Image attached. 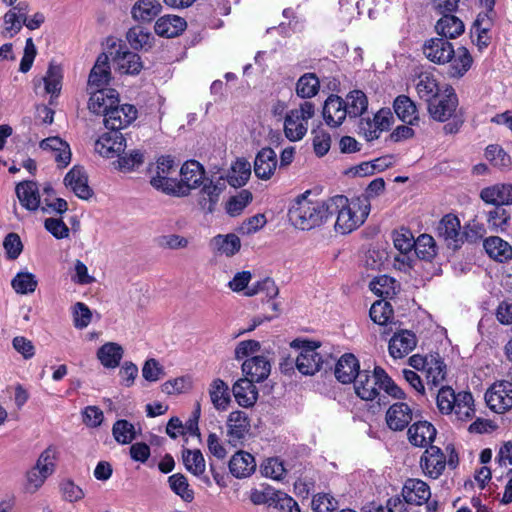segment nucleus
I'll use <instances>...</instances> for the list:
<instances>
[{
	"mask_svg": "<svg viewBox=\"0 0 512 512\" xmlns=\"http://www.w3.org/2000/svg\"><path fill=\"white\" fill-rule=\"evenodd\" d=\"M114 61L117 64L118 70L124 74L137 75L143 69L141 57L132 51H117Z\"/></svg>",
	"mask_w": 512,
	"mask_h": 512,
	"instance_id": "obj_41",
	"label": "nucleus"
},
{
	"mask_svg": "<svg viewBox=\"0 0 512 512\" xmlns=\"http://www.w3.org/2000/svg\"><path fill=\"white\" fill-rule=\"evenodd\" d=\"M142 376L149 382H156L165 376V371L158 360L147 359L142 367Z\"/></svg>",
	"mask_w": 512,
	"mask_h": 512,
	"instance_id": "obj_64",
	"label": "nucleus"
},
{
	"mask_svg": "<svg viewBox=\"0 0 512 512\" xmlns=\"http://www.w3.org/2000/svg\"><path fill=\"white\" fill-rule=\"evenodd\" d=\"M360 371L358 359L353 354L346 353L337 361L334 373L339 382L350 384L353 383Z\"/></svg>",
	"mask_w": 512,
	"mask_h": 512,
	"instance_id": "obj_27",
	"label": "nucleus"
},
{
	"mask_svg": "<svg viewBox=\"0 0 512 512\" xmlns=\"http://www.w3.org/2000/svg\"><path fill=\"white\" fill-rule=\"evenodd\" d=\"M488 407L496 413H504L512 407V383L501 381L494 383L485 393Z\"/></svg>",
	"mask_w": 512,
	"mask_h": 512,
	"instance_id": "obj_9",
	"label": "nucleus"
},
{
	"mask_svg": "<svg viewBox=\"0 0 512 512\" xmlns=\"http://www.w3.org/2000/svg\"><path fill=\"white\" fill-rule=\"evenodd\" d=\"M277 155L270 147H264L256 154L254 173L261 180H269L277 168Z\"/></svg>",
	"mask_w": 512,
	"mask_h": 512,
	"instance_id": "obj_19",
	"label": "nucleus"
},
{
	"mask_svg": "<svg viewBox=\"0 0 512 512\" xmlns=\"http://www.w3.org/2000/svg\"><path fill=\"white\" fill-rule=\"evenodd\" d=\"M254 383L255 381L244 376L233 385V395L240 406L248 408L256 403L258 391Z\"/></svg>",
	"mask_w": 512,
	"mask_h": 512,
	"instance_id": "obj_28",
	"label": "nucleus"
},
{
	"mask_svg": "<svg viewBox=\"0 0 512 512\" xmlns=\"http://www.w3.org/2000/svg\"><path fill=\"white\" fill-rule=\"evenodd\" d=\"M436 433L437 431L431 423L419 421L409 427L408 439L414 446L426 447L434 441Z\"/></svg>",
	"mask_w": 512,
	"mask_h": 512,
	"instance_id": "obj_29",
	"label": "nucleus"
},
{
	"mask_svg": "<svg viewBox=\"0 0 512 512\" xmlns=\"http://www.w3.org/2000/svg\"><path fill=\"white\" fill-rule=\"evenodd\" d=\"M393 109L397 117L409 125H414L419 120L416 104L406 95L395 98Z\"/></svg>",
	"mask_w": 512,
	"mask_h": 512,
	"instance_id": "obj_40",
	"label": "nucleus"
},
{
	"mask_svg": "<svg viewBox=\"0 0 512 512\" xmlns=\"http://www.w3.org/2000/svg\"><path fill=\"white\" fill-rule=\"evenodd\" d=\"M420 466L425 475L437 479L445 470L446 456L439 447L430 445L420 459Z\"/></svg>",
	"mask_w": 512,
	"mask_h": 512,
	"instance_id": "obj_15",
	"label": "nucleus"
},
{
	"mask_svg": "<svg viewBox=\"0 0 512 512\" xmlns=\"http://www.w3.org/2000/svg\"><path fill=\"white\" fill-rule=\"evenodd\" d=\"M211 245L217 252L227 257L235 255L241 248L240 238L233 233L226 235H217L212 238Z\"/></svg>",
	"mask_w": 512,
	"mask_h": 512,
	"instance_id": "obj_46",
	"label": "nucleus"
},
{
	"mask_svg": "<svg viewBox=\"0 0 512 512\" xmlns=\"http://www.w3.org/2000/svg\"><path fill=\"white\" fill-rule=\"evenodd\" d=\"M377 376L380 380V389H383L389 396L395 399H405V392L394 382L383 368L378 367Z\"/></svg>",
	"mask_w": 512,
	"mask_h": 512,
	"instance_id": "obj_58",
	"label": "nucleus"
},
{
	"mask_svg": "<svg viewBox=\"0 0 512 512\" xmlns=\"http://www.w3.org/2000/svg\"><path fill=\"white\" fill-rule=\"evenodd\" d=\"M137 118V109L131 104L119 105L106 112L103 123L108 130H117L129 126Z\"/></svg>",
	"mask_w": 512,
	"mask_h": 512,
	"instance_id": "obj_13",
	"label": "nucleus"
},
{
	"mask_svg": "<svg viewBox=\"0 0 512 512\" xmlns=\"http://www.w3.org/2000/svg\"><path fill=\"white\" fill-rule=\"evenodd\" d=\"M175 172V163L170 156H161L157 160L156 175L150 180V184L164 193L175 192L176 180L171 177Z\"/></svg>",
	"mask_w": 512,
	"mask_h": 512,
	"instance_id": "obj_10",
	"label": "nucleus"
},
{
	"mask_svg": "<svg viewBox=\"0 0 512 512\" xmlns=\"http://www.w3.org/2000/svg\"><path fill=\"white\" fill-rule=\"evenodd\" d=\"M123 354L124 350L121 345L107 342L98 349L97 358L105 368L114 369L119 366Z\"/></svg>",
	"mask_w": 512,
	"mask_h": 512,
	"instance_id": "obj_42",
	"label": "nucleus"
},
{
	"mask_svg": "<svg viewBox=\"0 0 512 512\" xmlns=\"http://www.w3.org/2000/svg\"><path fill=\"white\" fill-rule=\"evenodd\" d=\"M417 344L416 335L409 330H401L395 333L389 341V354L394 359H400L408 355Z\"/></svg>",
	"mask_w": 512,
	"mask_h": 512,
	"instance_id": "obj_21",
	"label": "nucleus"
},
{
	"mask_svg": "<svg viewBox=\"0 0 512 512\" xmlns=\"http://www.w3.org/2000/svg\"><path fill=\"white\" fill-rule=\"evenodd\" d=\"M292 347L300 348V353L295 359V366L303 375H314L321 370L324 363H327V360H324L317 351L320 347L317 342L294 340Z\"/></svg>",
	"mask_w": 512,
	"mask_h": 512,
	"instance_id": "obj_5",
	"label": "nucleus"
},
{
	"mask_svg": "<svg viewBox=\"0 0 512 512\" xmlns=\"http://www.w3.org/2000/svg\"><path fill=\"white\" fill-rule=\"evenodd\" d=\"M168 483L171 490L183 501L190 503L194 500V491L190 488L187 478L176 473L168 477Z\"/></svg>",
	"mask_w": 512,
	"mask_h": 512,
	"instance_id": "obj_55",
	"label": "nucleus"
},
{
	"mask_svg": "<svg viewBox=\"0 0 512 512\" xmlns=\"http://www.w3.org/2000/svg\"><path fill=\"white\" fill-rule=\"evenodd\" d=\"M416 91L420 99L428 104L441 93L437 80L428 73H422L418 77Z\"/></svg>",
	"mask_w": 512,
	"mask_h": 512,
	"instance_id": "obj_45",
	"label": "nucleus"
},
{
	"mask_svg": "<svg viewBox=\"0 0 512 512\" xmlns=\"http://www.w3.org/2000/svg\"><path fill=\"white\" fill-rule=\"evenodd\" d=\"M414 254L421 260L432 261L437 254V245L429 234H421L415 239Z\"/></svg>",
	"mask_w": 512,
	"mask_h": 512,
	"instance_id": "obj_49",
	"label": "nucleus"
},
{
	"mask_svg": "<svg viewBox=\"0 0 512 512\" xmlns=\"http://www.w3.org/2000/svg\"><path fill=\"white\" fill-rule=\"evenodd\" d=\"M244 376L259 383L268 378L271 372V364L264 356H253L242 364Z\"/></svg>",
	"mask_w": 512,
	"mask_h": 512,
	"instance_id": "obj_26",
	"label": "nucleus"
},
{
	"mask_svg": "<svg viewBox=\"0 0 512 512\" xmlns=\"http://www.w3.org/2000/svg\"><path fill=\"white\" fill-rule=\"evenodd\" d=\"M371 204L365 198H352L349 200L344 195H336L330 198L329 210L331 217L337 214L335 229L342 234H347L361 226L368 217Z\"/></svg>",
	"mask_w": 512,
	"mask_h": 512,
	"instance_id": "obj_3",
	"label": "nucleus"
},
{
	"mask_svg": "<svg viewBox=\"0 0 512 512\" xmlns=\"http://www.w3.org/2000/svg\"><path fill=\"white\" fill-rule=\"evenodd\" d=\"M11 286L17 294L27 295L36 290L38 280L33 273L21 271L11 280Z\"/></svg>",
	"mask_w": 512,
	"mask_h": 512,
	"instance_id": "obj_51",
	"label": "nucleus"
},
{
	"mask_svg": "<svg viewBox=\"0 0 512 512\" xmlns=\"http://www.w3.org/2000/svg\"><path fill=\"white\" fill-rule=\"evenodd\" d=\"M126 38L133 49L139 50L149 44L151 34L142 26H134L128 30Z\"/></svg>",
	"mask_w": 512,
	"mask_h": 512,
	"instance_id": "obj_61",
	"label": "nucleus"
},
{
	"mask_svg": "<svg viewBox=\"0 0 512 512\" xmlns=\"http://www.w3.org/2000/svg\"><path fill=\"white\" fill-rule=\"evenodd\" d=\"M112 435L117 443L130 444L136 438L135 427L125 419L117 420L113 424Z\"/></svg>",
	"mask_w": 512,
	"mask_h": 512,
	"instance_id": "obj_56",
	"label": "nucleus"
},
{
	"mask_svg": "<svg viewBox=\"0 0 512 512\" xmlns=\"http://www.w3.org/2000/svg\"><path fill=\"white\" fill-rule=\"evenodd\" d=\"M162 6L158 0H138L131 8V16L137 22H151L160 12Z\"/></svg>",
	"mask_w": 512,
	"mask_h": 512,
	"instance_id": "obj_39",
	"label": "nucleus"
},
{
	"mask_svg": "<svg viewBox=\"0 0 512 512\" xmlns=\"http://www.w3.org/2000/svg\"><path fill=\"white\" fill-rule=\"evenodd\" d=\"M118 92L112 88H97L91 93L88 107L94 114L106 115V112L119 103Z\"/></svg>",
	"mask_w": 512,
	"mask_h": 512,
	"instance_id": "obj_17",
	"label": "nucleus"
},
{
	"mask_svg": "<svg viewBox=\"0 0 512 512\" xmlns=\"http://www.w3.org/2000/svg\"><path fill=\"white\" fill-rule=\"evenodd\" d=\"M251 201L252 193L246 189L241 190L236 196L229 199L226 204V211L230 216H237Z\"/></svg>",
	"mask_w": 512,
	"mask_h": 512,
	"instance_id": "obj_59",
	"label": "nucleus"
},
{
	"mask_svg": "<svg viewBox=\"0 0 512 512\" xmlns=\"http://www.w3.org/2000/svg\"><path fill=\"white\" fill-rule=\"evenodd\" d=\"M251 176V164L245 158H238L227 175V182L235 187L244 186Z\"/></svg>",
	"mask_w": 512,
	"mask_h": 512,
	"instance_id": "obj_44",
	"label": "nucleus"
},
{
	"mask_svg": "<svg viewBox=\"0 0 512 512\" xmlns=\"http://www.w3.org/2000/svg\"><path fill=\"white\" fill-rule=\"evenodd\" d=\"M436 404L440 413H454L457 420L467 421L475 414L474 399L469 391L455 393L450 386H441L436 395Z\"/></svg>",
	"mask_w": 512,
	"mask_h": 512,
	"instance_id": "obj_4",
	"label": "nucleus"
},
{
	"mask_svg": "<svg viewBox=\"0 0 512 512\" xmlns=\"http://www.w3.org/2000/svg\"><path fill=\"white\" fill-rule=\"evenodd\" d=\"M484 248L491 258L499 262L512 258V247L498 236H491L485 239Z\"/></svg>",
	"mask_w": 512,
	"mask_h": 512,
	"instance_id": "obj_43",
	"label": "nucleus"
},
{
	"mask_svg": "<svg viewBox=\"0 0 512 512\" xmlns=\"http://www.w3.org/2000/svg\"><path fill=\"white\" fill-rule=\"evenodd\" d=\"M209 393L211 402L217 410H225L227 408L230 402V393L227 384L223 380H214Z\"/></svg>",
	"mask_w": 512,
	"mask_h": 512,
	"instance_id": "obj_53",
	"label": "nucleus"
},
{
	"mask_svg": "<svg viewBox=\"0 0 512 512\" xmlns=\"http://www.w3.org/2000/svg\"><path fill=\"white\" fill-rule=\"evenodd\" d=\"M378 367L376 366L372 373L369 370L360 371L353 381L355 393L362 400L373 401L380 395V380L377 376Z\"/></svg>",
	"mask_w": 512,
	"mask_h": 512,
	"instance_id": "obj_11",
	"label": "nucleus"
},
{
	"mask_svg": "<svg viewBox=\"0 0 512 512\" xmlns=\"http://www.w3.org/2000/svg\"><path fill=\"white\" fill-rule=\"evenodd\" d=\"M345 109L350 118H356L366 112L368 108V98L361 90L350 91L344 100Z\"/></svg>",
	"mask_w": 512,
	"mask_h": 512,
	"instance_id": "obj_47",
	"label": "nucleus"
},
{
	"mask_svg": "<svg viewBox=\"0 0 512 512\" xmlns=\"http://www.w3.org/2000/svg\"><path fill=\"white\" fill-rule=\"evenodd\" d=\"M426 384L429 389L439 387L446 378L447 367L439 353H433L429 365L424 370Z\"/></svg>",
	"mask_w": 512,
	"mask_h": 512,
	"instance_id": "obj_35",
	"label": "nucleus"
},
{
	"mask_svg": "<svg viewBox=\"0 0 512 512\" xmlns=\"http://www.w3.org/2000/svg\"><path fill=\"white\" fill-rule=\"evenodd\" d=\"M322 114L328 126L333 128L340 126L348 116L344 99L338 95H330L324 103Z\"/></svg>",
	"mask_w": 512,
	"mask_h": 512,
	"instance_id": "obj_20",
	"label": "nucleus"
},
{
	"mask_svg": "<svg viewBox=\"0 0 512 512\" xmlns=\"http://www.w3.org/2000/svg\"><path fill=\"white\" fill-rule=\"evenodd\" d=\"M126 148V138L117 130H109L103 133L94 144L96 153L106 158H113L124 153Z\"/></svg>",
	"mask_w": 512,
	"mask_h": 512,
	"instance_id": "obj_12",
	"label": "nucleus"
},
{
	"mask_svg": "<svg viewBox=\"0 0 512 512\" xmlns=\"http://www.w3.org/2000/svg\"><path fill=\"white\" fill-rule=\"evenodd\" d=\"M319 89L320 82L314 73L303 74L296 83V94L303 99L314 97Z\"/></svg>",
	"mask_w": 512,
	"mask_h": 512,
	"instance_id": "obj_52",
	"label": "nucleus"
},
{
	"mask_svg": "<svg viewBox=\"0 0 512 512\" xmlns=\"http://www.w3.org/2000/svg\"><path fill=\"white\" fill-rule=\"evenodd\" d=\"M369 287L374 294L383 298H392L397 293L396 280L388 275L375 277Z\"/></svg>",
	"mask_w": 512,
	"mask_h": 512,
	"instance_id": "obj_50",
	"label": "nucleus"
},
{
	"mask_svg": "<svg viewBox=\"0 0 512 512\" xmlns=\"http://www.w3.org/2000/svg\"><path fill=\"white\" fill-rule=\"evenodd\" d=\"M485 157L494 167L500 170H509L512 166L511 157L500 145L487 146Z\"/></svg>",
	"mask_w": 512,
	"mask_h": 512,
	"instance_id": "obj_54",
	"label": "nucleus"
},
{
	"mask_svg": "<svg viewBox=\"0 0 512 512\" xmlns=\"http://www.w3.org/2000/svg\"><path fill=\"white\" fill-rule=\"evenodd\" d=\"M205 171L203 166L196 160L185 162L180 169L181 184L188 189H195L201 186L204 179Z\"/></svg>",
	"mask_w": 512,
	"mask_h": 512,
	"instance_id": "obj_33",
	"label": "nucleus"
},
{
	"mask_svg": "<svg viewBox=\"0 0 512 512\" xmlns=\"http://www.w3.org/2000/svg\"><path fill=\"white\" fill-rule=\"evenodd\" d=\"M64 184L80 199L88 200L93 195V190L88 185V176L82 166H74L65 175Z\"/></svg>",
	"mask_w": 512,
	"mask_h": 512,
	"instance_id": "obj_16",
	"label": "nucleus"
},
{
	"mask_svg": "<svg viewBox=\"0 0 512 512\" xmlns=\"http://www.w3.org/2000/svg\"><path fill=\"white\" fill-rule=\"evenodd\" d=\"M143 161V153L140 150H132L130 153L119 155L117 160L118 169L121 171H132L139 167Z\"/></svg>",
	"mask_w": 512,
	"mask_h": 512,
	"instance_id": "obj_63",
	"label": "nucleus"
},
{
	"mask_svg": "<svg viewBox=\"0 0 512 512\" xmlns=\"http://www.w3.org/2000/svg\"><path fill=\"white\" fill-rule=\"evenodd\" d=\"M55 460L56 450L51 446L40 454L35 466L27 473L26 490L28 492H36L54 472Z\"/></svg>",
	"mask_w": 512,
	"mask_h": 512,
	"instance_id": "obj_6",
	"label": "nucleus"
},
{
	"mask_svg": "<svg viewBox=\"0 0 512 512\" xmlns=\"http://www.w3.org/2000/svg\"><path fill=\"white\" fill-rule=\"evenodd\" d=\"M198 194V205L205 213H213L219 202L220 195L224 191L226 185L223 178H218L216 181L206 179Z\"/></svg>",
	"mask_w": 512,
	"mask_h": 512,
	"instance_id": "obj_14",
	"label": "nucleus"
},
{
	"mask_svg": "<svg viewBox=\"0 0 512 512\" xmlns=\"http://www.w3.org/2000/svg\"><path fill=\"white\" fill-rule=\"evenodd\" d=\"M435 29L438 35L454 39L464 32L465 26L460 18L453 13H449L442 15L436 22Z\"/></svg>",
	"mask_w": 512,
	"mask_h": 512,
	"instance_id": "obj_37",
	"label": "nucleus"
},
{
	"mask_svg": "<svg viewBox=\"0 0 512 512\" xmlns=\"http://www.w3.org/2000/svg\"><path fill=\"white\" fill-rule=\"evenodd\" d=\"M402 495L406 503L420 506L429 501L431 491L426 482L420 479H408L403 486Z\"/></svg>",
	"mask_w": 512,
	"mask_h": 512,
	"instance_id": "obj_22",
	"label": "nucleus"
},
{
	"mask_svg": "<svg viewBox=\"0 0 512 512\" xmlns=\"http://www.w3.org/2000/svg\"><path fill=\"white\" fill-rule=\"evenodd\" d=\"M182 460L187 471L192 473L194 476L199 477L206 484L210 485L211 482L209 477L204 476L206 464L204 456L199 449H183Z\"/></svg>",
	"mask_w": 512,
	"mask_h": 512,
	"instance_id": "obj_34",
	"label": "nucleus"
},
{
	"mask_svg": "<svg viewBox=\"0 0 512 512\" xmlns=\"http://www.w3.org/2000/svg\"><path fill=\"white\" fill-rule=\"evenodd\" d=\"M309 191L299 195L288 210L291 224L300 230L309 231L320 227L331 219L330 198L326 201L308 199Z\"/></svg>",
	"mask_w": 512,
	"mask_h": 512,
	"instance_id": "obj_2",
	"label": "nucleus"
},
{
	"mask_svg": "<svg viewBox=\"0 0 512 512\" xmlns=\"http://www.w3.org/2000/svg\"><path fill=\"white\" fill-rule=\"evenodd\" d=\"M111 80L109 66V57L106 53H101L90 71L88 84L90 87L105 88Z\"/></svg>",
	"mask_w": 512,
	"mask_h": 512,
	"instance_id": "obj_31",
	"label": "nucleus"
},
{
	"mask_svg": "<svg viewBox=\"0 0 512 512\" xmlns=\"http://www.w3.org/2000/svg\"><path fill=\"white\" fill-rule=\"evenodd\" d=\"M308 125L296 113H287L284 120L285 136L290 141H299L307 133Z\"/></svg>",
	"mask_w": 512,
	"mask_h": 512,
	"instance_id": "obj_48",
	"label": "nucleus"
},
{
	"mask_svg": "<svg viewBox=\"0 0 512 512\" xmlns=\"http://www.w3.org/2000/svg\"><path fill=\"white\" fill-rule=\"evenodd\" d=\"M187 27L184 18L176 15L160 17L154 26L155 33L161 37L173 38L180 35Z\"/></svg>",
	"mask_w": 512,
	"mask_h": 512,
	"instance_id": "obj_30",
	"label": "nucleus"
},
{
	"mask_svg": "<svg viewBox=\"0 0 512 512\" xmlns=\"http://www.w3.org/2000/svg\"><path fill=\"white\" fill-rule=\"evenodd\" d=\"M385 419L391 430L402 431L412 421V410L408 404L397 402L389 407Z\"/></svg>",
	"mask_w": 512,
	"mask_h": 512,
	"instance_id": "obj_24",
	"label": "nucleus"
},
{
	"mask_svg": "<svg viewBox=\"0 0 512 512\" xmlns=\"http://www.w3.org/2000/svg\"><path fill=\"white\" fill-rule=\"evenodd\" d=\"M40 148L56 153L55 161L59 167H66L71 161V151L67 142L60 137H48L40 142Z\"/></svg>",
	"mask_w": 512,
	"mask_h": 512,
	"instance_id": "obj_38",
	"label": "nucleus"
},
{
	"mask_svg": "<svg viewBox=\"0 0 512 512\" xmlns=\"http://www.w3.org/2000/svg\"><path fill=\"white\" fill-rule=\"evenodd\" d=\"M62 70L59 66L50 64L44 77L45 90L48 94L58 95L61 90Z\"/></svg>",
	"mask_w": 512,
	"mask_h": 512,
	"instance_id": "obj_60",
	"label": "nucleus"
},
{
	"mask_svg": "<svg viewBox=\"0 0 512 512\" xmlns=\"http://www.w3.org/2000/svg\"><path fill=\"white\" fill-rule=\"evenodd\" d=\"M229 470L236 478H246L256 470V461L248 452L239 451L229 461Z\"/></svg>",
	"mask_w": 512,
	"mask_h": 512,
	"instance_id": "obj_32",
	"label": "nucleus"
},
{
	"mask_svg": "<svg viewBox=\"0 0 512 512\" xmlns=\"http://www.w3.org/2000/svg\"><path fill=\"white\" fill-rule=\"evenodd\" d=\"M480 198L487 204L512 205V184L498 183L485 187L480 192Z\"/></svg>",
	"mask_w": 512,
	"mask_h": 512,
	"instance_id": "obj_25",
	"label": "nucleus"
},
{
	"mask_svg": "<svg viewBox=\"0 0 512 512\" xmlns=\"http://www.w3.org/2000/svg\"><path fill=\"white\" fill-rule=\"evenodd\" d=\"M394 247L399 251V255L395 257V266L401 270L410 268L413 262V248L415 246V238L410 229L402 227L392 233Z\"/></svg>",
	"mask_w": 512,
	"mask_h": 512,
	"instance_id": "obj_8",
	"label": "nucleus"
},
{
	"mask_svg": "<svg viewBox=\"0 0 512 512\" xmlns=\"http://www.w3.org/2000/svg\"><path fill=\"white\" fill-rule=\"evenodd\" d=\"M439 237L443 238L447 242L448 247L457 249L462 242V236L460 233V220L457 216L452 214L445 215L438 227Z\"/></svg>",
	"mask_w": 512,
	"mask_h": 512,
	"instance_id": "obj_23",
	"label": "nucleus"
},
{
	"mask_svg": "<svg viewBox=\"0 0 512 512\" xmlns=\"http://www.w3.org/2000/svg\"><path fill=\"white\" fill-rule=\"evenodd\" d=\"M369 315L374 323L385 325L393 316L392 305L385 300L376 301L372 304Z\"/></svg>",
	"mask_w": 512,
	"mask_h": 512,
	"instance_id": "obj_57",
	"label": "nucleus"
},
{
	"mask_svg": "<svg viewBox=\"0 0 512 512\" xmlns=\"http://www.w3.org/2000/svg\"><path fill=\"white\" fill-rule=\"evenodd\" d=\"M16 195L23 207L29 211H36L40 206V195L37 183L23 181L16 186Z\"/></svg>",
	"mask_w": 512,
	"mask_h": 512,
	"instance_id": "obj_36",
	"label": "nucleus"
},
{
	"mask_svg": "<svg viewBox=\"0 0 512 512\" xmlns=\"http://www.w3.org/2000/svg\"><path fill=\"white\" fill-rule=\"evenodd\" d=\"M458 104V96L454 88L447 85L444 90L428 104V112L434 120L445 122L459 114L457 110Z\"/></svg>",
	"mask_w": 512,
	"mask_h": 512,
	"instance_id": "obj_7",
	"label": "nucleus"
},
{
	"mask_svg": "<svg viewBox=\"0 0 512 512\" xmlns=\"http://www.w3.org/2000/svg\"><path fill=\"white\" fill-rule=\"evenodd\" d=\"M227 428L229 444L236 447L242 443L250 428V422L246 413L243 411L231 412L227 420Z\"/></svg>",
	"mask_w": 512,
	"mask_h": 512,
	"instance_id": "obj_18",
	"label": "nucleus"
},
{
	"mask_svg": "<svg viewBox=\"0 0 512 512\" xmlns=\"http://www.w3.org/2000/svg\"><path fill=\"white\" fill-rule=\"evenodd\" d=\"M73 324L77 329L86 328L92 320V312L83 302H77L72 310Z\"/></svg>",
	"mask_w": 512,
	"mask_h": 512,
	"instance_id": "obj_62",
	"label": "nucleus"
},
{
	"mask_svg": "<svg viewBox=\"0 0 512 512\" xmlns=\"http://www.w3.org/2000/svg\"><path fill=\"white\" fill-rule=\"evenodd\" d=\"M448 39L441 36L426 40L422 47L423 54L435 64L450 63L449 76L460 78L471 68L473 58L466 47L461 46L455 50Z\"/></svg>",
	"mask_w": 512,
	"mask_h": 512,
	"instance_id": "obj_1",
	"label": "nucleus"
}]
</instances>
